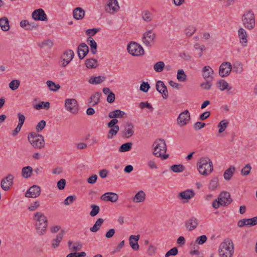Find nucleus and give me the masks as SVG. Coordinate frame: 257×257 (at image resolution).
I'll return each instance as SVG.
<instances>
[{"label":"nucleus","instance_id":"1","mask_svg":"<svg viewBox=\"0 0 257 257\" xmlns=\"http://www.w3.org/2000/svg\"><path fill=\"white\" fill-rule=\"evenodd\" d=\"M153 147V154L156 157L161 158L162 160L167 159L169 157V154H165L167 146L164 140L160 139L156 140Z\"/></svg>","mask_w":257,"mask_h":257},{"label":"nucleus","instance_id":"2","mask_svg":"<svg viewBox=\"0 0 257 257\" xmlns=\"http://www.w3.org/2000/svg\"><path fill=\"white\" fill-rule=\"evenodd\" d=\"M197 167L199 173L204 176H208L213 170V163L208 157L200 158L197 163Z\"/></svg>","mask_w":257,"mask_h":257},{"label":"nucleus","instance_id":"3","mask_svg":"<svg viewBox=\"0 0 257 257\" xmlns=\"http://www.w3.org/2000/svg\"><path fill=\"white\" fill-rule=\"evenodd\" d=\"M33 219L36 221V228L38 233L42 235L46 230L48 226V219L44 213L37 212L35 213Z\"/></svg>","mask_w":257,"mask_h":257},{"label":"nucleus","instance_id":"4","mask_svg":"<svg viewBox=\"0 0 257 257\" xmlns=\"http://www.w3.org/2000/svg\"><path fill=\"white\" fill-rule=\"evenodd\" d=\"M234 246L232 240L225 238L219 247V254L220 257H231L234 252Z\"/></svg>","mask_w":257,"mask_h":257},{"label":"nucleus","instance_id":"5","mask_svg":"<svg viewBox=\"0 0 257 257\" xmlns=\"http://www.w3.org/2000/svg\"><path fill=\"white\" fill-rule=\"evenodd\" d=\"M243 26L247 30H252L255 26V16L251 11L245 12L242 16Z\"/></svg>","mask_w":257,"mask_h":257},{"label":"nucleus","instance_id":"6","mask_svg":"<svg viewBox=\"0 0 257 257\" xmlns=\"http://www.w3.org/2000/svg\"><path fill=\"white\" fill-rule=\"evenodd\" d=\"M28 141L35 149H41L44 147L45 142L43 137L36 133H31L28 137Z\"/></svg>","mask_w":257,"mask_h":257},{"label":"nucleus","instance_id":"7","mask_svg":"<svg viewBox=\"0 0 257 257\" xmlns=\"http://www.w3.org/2000/svg\"><path fill=\"white\" fill-rule=\"evenodd\" d=\"M128 52L134 56H140L144 54L145 51L143 47L137 43L132 42L127 46Z\"/></svg>","mask_w":257,"mask_h":257},{"label":"nucleus","instance_id":"8","mask_svg":"<svg viewBox=\"0 0 257 257\" xmlns=\"http://www.w3.org/2000/svg\"><path fill=\"white\" fill-rule=\"evenodd\" d=\"M65 107L70 113L76 114L78 112L79 105L75 99L67 98L65 100Z\"/></svg>","mask_w":257,"mask_h":257},{"label":"nucleus","instance_id":"9","mask_svg":"<svg viewBox=\"0 0 257 257\" xmlns=\"http://www.w3.org/2000/svg\"><path fill=\"white\" fill-rule=\"evenodd\" d=\"M156 37V33L149 30L143 34V42L146 46L151 47L154 43Z\"/></svg>","mask_w":257,"mask_h":257},{"label":"nucleus","instance_id":"10","mask_svg":"<svg viewBox=\"0 0 257 257\" xmlns=\"http://www.w3.org/2000/svg\"><path fill=\"white\" fill-rule=\"evenodd\" d=\"M232 69V65L229 62H224L220 66L219 68V74L222 77L227 76L230 73Z\"/></svg>","mask_w":257,"mask_h":257},{"label":"nucleus","instance_id":"11","mask_svg":"<svg viewBox=\"0 0 257 257\" xmlns=\"http://www.w3.org/2000/svg\"><path fill=\"white\" fill-rule=\"evenodd\" d=\"M190 119V115L188 110H185L182 112L177 118V123L180 126L186 125Z\"/></svg>","mask_w":257,"mask_h":257},{"label":"nucleus","instance_id":"12","mask_svg":"<svg viewBox=\"0 0 257 257\" xmlns=\"http://www.w3.org/2000/svg\"><path fill=\"white\" fill-rule=\"evenodd\" d=\"M32 18L36 21H47V16L42 9L35 10L32 14Z\"/></svg>","mask_w":257,"mask_h":257},{"label":"nucleus","instance_id":"13","mask_svg":"<svg viewBox=\"0 0 257 257\" xmlns=\"http://www.w3.org/2000/svg\"><path fill=\"white\" fill-rule=\"evenodd\" d=\"M41 193V188L39 186L34 185L29 188L27 191L25 196L28 198H36Z\"/></svg>","mask_w":257,"mask_h":257},{"label":"nucleus","instance_id":"14","mask_svg":"<svg viewBox=\"0 0 257 257\" xmlns=\"http://www.w3.org/2000/svg\"><path fill=\"white\" fill-rule=\"evenodd\" d=\"M14 178L13 175L9 174L6 177L3 179L1 181L2 188L5 191L9 190L13 184Z\"/></svg>","mask_w":257,"mask_h":257},{"label":"nucleus","instance_id":"15","mask_svg":"<svg viewBox=\"0 0 257 257\" xmlns=\"http://www.w3.org/2000/svg\"><path fill=\"white\" fill-rule=\"evenodd\" d=\"M74 56V54L73 51L72 50H67L65 51L61 59H62V66L65 67L67 65H68L70 61L72 60Z\"/></svg>","mask_w":257,"mask_h":257},{"label":"nucleus","instance_id":"16","mask_svg":"<svg viewBox=\"0 0 257 257\" xmlns=\"http://www.w3.org/2000/svg\"><path fill=\"white\" fill-rule=\"evenodd\" d=\"M218 199L220 200L222 206H225L230 204L232 200L230 197V193L228 192H222L219 195Z\"/></svg>","mask_w":257,"mask_h":257},{"label":"nucleus","instance_id":"17","mask_svg":"<svg viewBox=\"0 0 257 257\" xmlns=\"http://www.w3.org/2000/svg\"><path fill=\"white\" fill-rule=\"evenodd\" d=\"M157 90L162 94V97L164 99H166L168 97V92L167 86L165 85L164 83L159 80L157 82L156 84Z\"/></svg>","mask_w":257,"mask_h":257},{"label":"nucleus","instance_id":"18","mask_svg":"<svg viewBox=\"0 0 257 257\" xmlns=\"http://www.w3.org/2000/svg\"><path fill=\"white\" fill-rule=\"evenodd\" d=\"M238 36L239 42L243 47L247 45V34L246 31L242 28H240L238 30Z\"/></svg>","mask_w":257,"mask_h":257},{"label":"nucleus","instance_id":"19","mask_svg":"<svg viewBox=\"0 0 257 257\" xmlns=\"http://www.w3.org/2000/svg\"><path fill=\"white\" fill-rule=\"evenodd\" d=\"M117 0H109L105 7V11L109 13L113 14L119 9Z\"/></svg>","mask_w":257,"mask_h":257},{"label":"nucleus","instance_id":"20","mask_svg":"<svg viewBox=\"0 0 257 257\" xmlns=\"http://www.w3.org/2000/svg\"><path fill=\"white\" fill-rule=\"evenodd\" d=\"M89 52V48L84 43H81L77 49V53L79 59H83Z\"/></svg>","mask_w":257,"mask_h":257},{"label":"nucleus","instance_id":"21","mask_svg":"<svg viewBox=\"0 0 257 257\" xmlns=\"http://www.w3.org/2000/svg\"><path fill=\"white\" fill-rule=\"evenodd\" d=\"M100 199L103 201L115 202L118 199V195L113 192H106L103 194Z\"/></svg>","mask_w":257,"mask_h":257},{"label":"nucleus","instance_id":"22","mask_svg":"<svg viewBox=\"0 0 257 257\" xmlns=\"http://www.w3.org/2000/svg\"><path fill=\"white\" fill-rule=\"evenodd\" d=\"M214 71L209 66H205L202 69V76L205 80H212Z\"/></svg>","mask_w":257,"mask_h":257},{"label":"nucleus","instance_id":"23","mask_svg":"<svg viewBox=\"0 0 257 257\" xmlns=\"http://www.w3.org/2000/svg\"><path fill=\"white\" fill-rule=\"evenodd\" d=\"M140 235H131L129 237L130 245L134 250H138L139 249V245L138 241L140 239Z\"/></svg>","mask_w":257,"mask_h":257},{"label":"nucleus","instance_id":"24","mask_svg":"<svg viewBox=\"0 0 257 257\" xmlns=\"http://www.w3.org/2000/svg\"><path fill=\"white\" fill-rule=\"evenodd\" d=\"M100 96L101 93L99 92H97L92 94L88 100L89 105L92 106L97 105L100 102Z\"/></svg>","mask_w":257,"mask_h":257},{"label":"nucleus","instance_id":"25","mask_svg":"<svg viewBox=\"0 0 257 257\" xmlns=\"http://www.w3.org/2000/svg\"><path fill=\"white\" fill-rule=\"evenodd\" d=\"M127 127H125L124 131L123 132V136L125 138H130L132 137L134 133V125L132 123L127 122L126 124Z\"/></svg>","mask_w":257,"mask_h":257},{"label":"nucleus","instance_id":"26","mask_svg":"<svg viewBox=\"0 0 257 257\" xmlns=\"http://www.w3.org/2000/svg\"><path fill=\"white\" fill-rule=\"evenodd\" d=\"M197 219L195 217L190 218L186 223V226L189 230H192L198 226Z\"/></svg>","mask_w":257,"mask_h":257},{"label":"nucleus","instance_id":"27","mask_svg":"<svg viewBox=\"0 0 257 257\" xmlns=\"http://www.w3.org/2000/svg\"><path fill=\"white\" fill-rule=\"evenodd\" d=\"M146 199V194L143 190L139 191L134 196L133 201L135 203L143 202Z\"/></svg>","mask_w":257,"mask_h":257},{"label":"nucleus","instance_id":"28","mask_svg":"<svg viewBox=\"0 0 257 257\" xmlns=\"http://www.w3.org/2000/svg\"><path fill=\"white\" fill-rule=\"evenodd\" d=\"M33 172L32 167L28 166L22 168L21 175L24 178L27 179L32 176Z\"/></svg>","mask_w":257,"mask_h":257},{"label":"nucleus","instance_id":"29","mask_svg":"<svg viewBox=\"0 0 257 257\" xmlns=\"http://www.w3.org/2000/svg\"><path fill=\"white\" fill-rule=\"evenodd\" d=\"M125 114V113L121 110L116 109L114 111H110L108 113V117L110 118H121L124 116Z\"/></svg>","mask_w":257,"mask_h":257},{"label":"nucleus","instance_id":"30","mask_svg":"<svg viewBox=\"0 0 257 257\" xmlns=\"http://www.w3.org/2000/svg\"><path fill=\"white\" fill-rule=\"evenodd\" d=\"M195 195V193L192 190H186L180 192L178 196L184 199H189Z\"/></svg>","mask_w":257,"mask_h":257},{"label":"nucleus","instance_id":"31","mask_svg":"<svg viewBox=\"0 0 257 257\" xmlns=\"http://www.w3.org/2000/svg\"><path fill=\"white\" fill-rule=\"evenodd\" d=\"M85 12L81 8H76L73 11V17L76 20H81L83 18Z\"/></svg>","mask_w":257,"mask_h":257},{"label":"nucleus","instance_id":"32","mask_svg":"<svg viewBox=\"0 0 257 257\" xmlns=\"http://www.w3.org/2000/svg\"><path fill=\"white\" fill-rule=\"evenodd\" d=\"M64 233V230H61V231L57 235L56 237L53 240L52 245L54 248H55L59 246L60 242L63 238Z\"/></svg>","mask_w":257,"mask_h":257},{"label":"nucleus","instance_id":"33","mask_svg":"<svg viewBox=\"0 0 257 257\" xmlns=\"http://www.w3.org/2000/svg\"><path fill=\"white\" fill-rule=\"evenodd\" d=\"M0 27L4 31H8L9 30L10 26L8 19L4 17L0 19Z\"/></svg>","mask_w":257,"mask_h":257},{"label":"nucleus","instance_id":"34","mask_svg":"<svg viewBox=\"0 0 257 257\" xmlns=\"http://www.w3.org/2000/svg\"><path fill=\"white\" fill-rule=\"evenodd\" d=\"M88 44L90 47V51L92 54H95L97 52V44L93 38L89 37L87 39Z\"/></svg>","mask_w":257,"mask_h":257},{"label":"nucleus","instance_id":"35","mask_svg":"<svg viewBox=\"0 0 257 257\" xmlns=\"http://www.w3.org/2000/svg\"><path fill=\"white\" fill-rule=\"evenodd\" d=\"M235 167L231 166L224 173L223 177L226 180H230L235 171Z\"/></svg>","mask_w":257,"mask_h":257},{"label":"nucleus","instance_id":"36","mask_svg":"<svg viewBox=\"0 0 257 257\" xmlns=\"http://www.w3.org/2000/svg\"><path fill=\"white\" fill-rule=\"evenodd\" d=\"M104 222V220L102 218H98L95 222L94 225L90 227V230L91 232H97L99 229L101 225Z\"/></svg>","mask_w":257,"mask_h":257},{"label":"nucleus","instance_id":"37","mask_svg":"<svg viewBox=\"0 0 257 257\" xmlns=\"http://www.w3.org/2000/svg\"><path fill=\"white\" fill-rule=\"evenodd\" d=\"M105 79L103 76L91 77L88 80L89 83L92 84H98L102 83Z\"/></svg>","mask_w":257,"mask_h":257},{"label":"nucleus","instance_id":"38","mask_svg":"<svg viewBox=\"0 0 257 257\" xmlns=\"http://www.w3.org/2000/svg\"><path fill=\"white\" fill-rule=\"evenodd\" d=\"M218 185V179L214 177L210 181L208 188L211 191H214L217 189Z\"/></svg>","mask_w":257,"mask_h":257},{"label":"nucleus","instance_id":"39","mask_svg":"<svg viewBox=\"0 0 257 257\" xmlns=\"http://www.w3.org/2000/svg\"><path fill=\"white\" fill-rule=\"evenodd\" d=\"M85 65L88 68H95L97 66V61L93 58L87 59L85 60Z\"/></svg>","mask_w":257,"mask_h":257},{"label":"nucleus","instance_id":"40","mask_svg":"<svg viewBox=\"0 0 257 257\" xmlns=\"http://www.w3.org/2000/svg\"><path fill=\"white\" fill-rule=\"evenodd\" d=\"M110 129L108 131V134L107 135V137L108 139H112L118 133L119 130V127L118 125H116L115 126L110 127Z\"/></svg>","mask_w":257,"mask_h":257},{"label":"nucleus","instance_id":"41","mask_svg":"<svg viewBox=\"0 0 257 257\" xmlns=\"http://www.w3.org/2000/svg\"><path fill=\"white\" fill-rule=\"evenodd\" d=\"M46 83L49 89L52 91H56L60 88L59 84H56L55 83L51 80H48L46 82Z\"/></svg>","mask_w":257,"mask_h":257},{"label":"nucleus","instance_id":"42","mask_svg":"<svg viewBox=\"0 0 257 257\" xmlns=\"http://www.w3.org/2000/svg\"><path fill=\"white\" fill-rule=\"evenodd\" d=\"M228 124V122L227 120L224 119L221 121L217 125V127L219 128L218 132L219 133H222L223 132L225 128L227 127Z\"/></svg>","mask_w":257,"mask_h":257},{"label":"nucleus","instance_id":"43","mask_svg":"<svg viewBox=\"0 0 257 257\" xmlns=\"http://www.w3.org/2000/svg\"><path fill=\"white\" fill-rule=\"evenodd\" d=\"M177 78L180 82H184L186 80L187 75L183 69L178 70Z\"/></svg>","mask_w":257,"mask_h":257},{"label":"nucleus","instance_id":"44","mask_svg":"<svg viewBox=\"0 0 257 257\" xmlns=\"http://www.w3.org/2000/svg\"><path fill=\"white\" fill-rule=\"evenodd\" d=\"M133 144L131 142L123 144L119 148V152H125L130 151L132 147Z\"/></svg>","mask_w":257,"mask_h":257},{"label":"nucleus","instance_id":"45","mask_svg":"<svg viewBox=\"0 0 257 257\" xmlns=\"http://www.w3.org/2000/svg\"><path fill=\"white\" fill-rule=\"evenodd\" d=\"M170 169L173 172L180 173L185 170V167L181 164L173 165L171 167Z\"/></svg>","mask_w":257,"mask_h":257},{"label":"nucleus","instance_id":"46","mask_svg":"<svg viewBox=\"0 0 257 257\" xmlns=\"http://www.w3.org/2000/svg\"><path fill=\"white\" fill-rule=\"evenodd\" d=\"M143 19L147 22H151L152 20V14L148 11H145L142 13Z\"/></svg>","mask_w":257,"mask_h":257},{"label":"nucleus","instance_id":"47","mask_svg":"<svg viewBox=\"0 0 257 257\" xmlns=\"http://www.w3.org/2000/svg\"><path fill=\"white\" fill-rule=\"evenodd\" d=\"M217 87L221 90L223 91L228 87V83L224 80H220L217 83Z\"/></svg>","mask_w":257,"mask_h":257},{"label":"nucleus","instance_id":"48","mask_svg":"<svg viewBox=\"0 0 257 257\" xmlns=\"http://www.w3.org/2000/svg\"><path fill=\"white\" fill-rule=\"evenodd\" d=\"M165 67V64L162 61H159L154 65V70L158 72H161L163 70Z\"/></svg>","mask_w":257,"mask_h":257},{"label":"nucleus","instance_id":"49","mask_svg":"<svg viewBox=\"0 0 257 257\" xmlns=\"http://www.w3.org/2000/svg\"><path fill=\"white\" fill-rule=\"evenodd\" d=\"M91 210L90 212V215L91 217L96 216L99 212L100 208L98 205L92 204L90 206Z\"/></svg>","mask_w":257,"mask_h":257},{"label":"nucleus","instance_id":"50","mask_svg":"<svg viewBox=\"0 0 257 257\" xmlns=\"http://www.w3.org/2000/svg\"><path fill=\"white\" fill-rule=\"evenodd\" d=\"M20 81L18 80H13L9 84V87L12 90H16L18 88Z\"/></svg>","mask_w":257,"mask_h":257},{"label":"nucleus","instance_id":"51","mask_svg":"<svg viewBox=\"0 0 257 257\" xmlns=\"http://www.w3.org/2000/svg\"><path fill=\"white\" fill-rule=\"evenodd\" d=\"M53 45V42L49 39L44 41L43 42L39 43L38 44V46L40 48H44L45 46H48L49 47H51Z\"/></svg>","mask_w":257,"mask_h":257},{"label":"nucleus","instance_id":"52","mask_svg":"<svg viewBox=\"0 0 257 257\" xmlns=\"http://www.w3.org/2000/svg\"><path fill=\"white\" fill-rule=\"evenodd\" d=\"M251 169L250 165L249 164H246L241 170V175L243 176L248 175L250 172Z\"/></svg>","mask_w":257,"mask_h":257},{"label":"nucleus","instance_id":"53","mask_svg":"<svg viewBox=\"0 0 257 257\" xmlns=\"http://www.w3.org/2000/svg\"><path fill=\"white\" fill-rule=\"evenodd\" d=\"M247 226H252L257 224V216L246 219Z\"/></svg>","mask_w":257,"mask_h":257},{"label":"nucleus","instance_id":"54","mask_svg":"<svg viewBox=\"0 0 257 257\" xmlns=\"http://www.w3.org/2000/svg\"><path fill=\"white\" fill-rule=\"evenodd\" d=\"M196 31L195 27L193 26H189L185 29V34L188 36H191Z\"/></svg>","mask_w":257,"mask_h":257},{"label":"nucleus","instance_id":"55","mask_svg":"<svg viewBox=\"0 0 257 257\" xmlns=\"http://www.w3.org/2000/svg\"><path fill=\"white\" fill-rule=\"evenodd\" d=\"M206 81L205 82L202 83L200 84V87L203 89L209 90L212 86V84L210 82L212 80H206Z\"/></svg>","mask_w":257,"mask_h":257},{"label":"nucleus","instance_id":"56","mask_svg":"<svg viewBox=\"0 0 257 257\" xmlns=\"http://www.w3.org/2000/svg\"><path fill=\"white\" fill-rule=\"evenodd\" d=\"M150 86L148 82H143L140 86V89L144 92H147Z\"/></svg>","mask_w":257,"mask_h":257},{"label":"nucleus","instance_id":"57","mask_svg":"<svg viewBox=\"0 0 257 257\" xmlns=\"http://www.w3.org/2000/svg\"><path fill=\"white\" fill-rule=\"evenodd\" d=\"M178 250L177 247H175L171 248L165 254V257H169L170 255H176L177 254Z\"/></svg>","mask_w":257,"mask_h":257},{"label":"nucleus","instance_id":"58","mask_svg":"<svg viewBox=\"0 0 257 257\" xmlns=\"http://www.w3.org/2000/svg\"><path fill=\"white\" fill-rule=\"evenodd\" d=\"M46 125V121L44 120H41L36 125V129L37 132L42 131Z\"/></svg>","mask_w":257,"mask_h":257},{"label":"nucleus","instance_id":"59","mask_svg":"<svg viewBox=\"0 0 257 257\" xmlns=\"http://www.w3.org/2000/svg\"><path fill=\"white\" fill-rule=\"evenodd\" d=\"M39 206V201H36L30 204V206L28 207V209L30 211H33L36 210Z\"/></svg>","mask_w":257,"mask_h":257},{"label":"nucleus","instance_id":"60","mask_svg":"<svg viewBox=\"0 0 257 257\" xmlns=\"http://www.w3.org/2000/svg\"><path fill=\"white\" fill-rule=\"evenodd\" d=\"M76 197L75 195H71L67 197L64 200V203L65 205H68L72 203L75 199Z\"/></svg>","mask_w":257,"mask_h":257},{"label":"nucleus","instance_id":"61","mask_svg":"<svg viewBox=\"0 0 257 257\" xmlns=\"http://www.w3.org/2000/svg\"><path fill=\"white\" fill-rule=\"evenodd\" d=\"M207 239V238L206 235H202L197 238L196 240V243L198 244H202L205 243Z\"/></svg>","mask_w":257,"mask_h":257},{"label":"nucleus","instance_id":"62","mask_svg":"<svg viewBox=\"0 0 257 257\" xmlns=\"http://www.w3.org/2000/svg\"><path fill=\"white\" fill-rule=\"evenodd\" d=\"M140 107L141 108H145V107L148 108L151 111H152L153 110V106L148 102H141L140 103Z\"/></svg>","mask_w":257,"mask_h":257},{"label":"nucleus","instance_id":"63","mask_svg":"<svg viewBox=\"0 0 257 257\" xmlns=\"http://www.w3.org/2000/svg\"><path fill=\"white\" fill-rule=\"evenodd\" d=\"M66 185V181L64 179H61L57 182V187L59 190H63L64 189Z\"/></svg>","mask_w":257,"mask_h":257},{"label":"nucleus","instance_id":"64","mask_svg":"<svg viewBox=\"0 0 257 257\" xmlns=\"http://www.w3.org/2000/svg\"><path fill=\"white\" fill-rule=\"evenodd\" d=\"M205 123L198 121L194 124L193 127L195 131H197L198 130H200L203 128L205 126Z\"/></svg>","mask_w":257,"mask_h":257}]
</instances>
